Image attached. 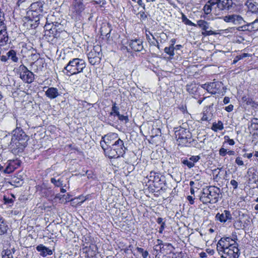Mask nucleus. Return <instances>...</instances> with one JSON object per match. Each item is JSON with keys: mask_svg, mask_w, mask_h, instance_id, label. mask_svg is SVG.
<instances>
[{"mask_svg": "<svg viewBox=\"0 0 258 258\" xmlns=\"http://www.w3.org/2000/svg\"><path fill=\"white\" fill-rule=\"evenodd\" d=\"M220 195V188L215 186H209L203 189L200 200L204 204H216L219 201Z\"/></svg>", "mask_w": 258, "mask_h": 258, "instance_id": "f257e3e1", "label": "nucleus"}, {"mask_svg": "<svg viewBox=\"0 0 258 258\" xmlns=\"http://www.w3.org/2000/svg\"><path fill=\"white\" fill-rule=\"evenodd\" d=\"M85 68L86 63L83 59L75 58L69 61L64 67L63 72L69 76L82 72Z\"/></svg>", "mask_w": 258, "mask_h": 258, "instance_id": "f03ea898", "label": "nucleus"}, {"mask_svg": "<svg viewBox=\"0 0 258 258\" xmlns=\"http://www.w3.org/2000/svg\"><path fill=\"white\" fill-rule=\"evenodd\" d=\"M13 133L11 145L23 149L27 145L28 136L20 127H17L13 131Z\"/></svg>", "mask_w": 258, "mask_h": 258, "instance_id": "7ed1b4c3", "label": "nucleus"}, {"mask_svg": "<svg viewBox=\"0 0 258 258\" xmlns=\"http://www.w3.org/2000/svg\"><path fill=\"white\" fill-rule=\"evenodd\" d=\"M126 150L127 148L125 147L123 141L120 139L110 148H108L104 153L109 158H116L122 157Z\"/></svg>", "mask_w": 258, "mask_h": 258, "instance_id": "20e7f679", "label": "nucleus"}, {"mask_svg": "<svg viewBox=\"0 0 258 258\" xmlns=\"http://www.w3.org/2000/svg\"><path fill=\"white\" fill-rule=\"evenodd\" d=\"M119 139L117 134L110 133L102 137L100 146L105 152Z\"/></svg>", "mask_w": 258, "mask_h": 258, "instance_id": "39448f33", "label": "nucleus"}, {"mask_svg": "<svg viewBox=\"0 0 258 258\" xmlns=\"http://www.w3.org/2000/svg\"><path fill=\"white\" fill-rule=\"evenodd\" d=\"M214 5V14L219 15L224 10H229L232 4V0H211Z\"/></svg>", "mask_w": 258, "mask_h": 258, "instance_id": "423d86ee", "label": "nucleus"}, {"mask_svg": "<svg viewBox=\"0 0 258 258\" xmlns=\"http://www.w3.org/2000/svg\"><path fill=\"white\" fill-rule=\"evenodd\" d=\"M20 77L25 83L30 84L34 80V75L29 71L24 64H21L19 68Z\"/></svg>", "mask_w": 258, "mask_h": 258, "instance_id": "0eeeda50", "label": "nucleus"}, {"mask_svg": "<svg viewBox=\"0 0 258 258\" xmlns=\"http://www.w3.org/2000/svg\"><path fill=\"white\" fill-rule=\"evenodd\" d=\"M85 9V6L83 4V0H73L70 8V12L72 16L77 17L80 16Z\"/></svg>", "mask_w": 258, "mask_h": 258, "instance_id": "6e6552de", "label": "nucleus"}, {"mask_svg": "<svg viewBox=\"0 0 258 258\" xmlns=\"http://www.w3.org/2000/svg\"><path fill=\"white\" fill-rule=\"evenodd\" d=\"M226 256L222 255V258H238L240 254V250L238 248V244L234 242V245L230 247L225 249L222 251Z\"/></svg>", "mask_w": 258, "mask_h": 258, "instance_id": "1a4fd4ad", "label": "nucleus"}, {"mask_svg": "<svg viewBox=\"0 0 258 258\" xmlns=\"http://www.w3.org/2000/svg\"><path fill=\"white\" fill-rule=\"evenodd\" d=\"M234 242L236 241L229 237L221 238L218 242L217 245V250H219V247H220L221 251H224L225 249L230 247L231 246L233 245Z\"/></svg>", "mask_w": 258, "mask_h": 258, "instance_id": "9d476101", "label": "nucleus"}, {"mask_svg": "<svg viewBox=\"0 0 258 258\" xmlns=\"http://www.w3.org/2000/svg\"><path fill=\"white\" fill-rule=\"evenodd\" d=\"M215 219L221 223H225L227 222H230L232 219V216L229 211L224 210L221 213H218L216 214Z\"/></svg>", "mask_w": 258, "mask_h": 258, "instance_id": "9b49d317", "label": "nucleus"}, {"mask_svg": "<svg viewBox=\"0 0 258 258\" xmlns=\"http://www.w3.org/2000/svg\"><path fill=\"white\" fill-rule=\"evenodd\" d=\"M21 163V161L18 159L10 160L6 168L2 172L4 173H11L20 166Z\"/></svg>", "mask_w": 258, "mask_h": 258, "instance_id": "f8f14e48", "label": "nucleus"}, {"mask_svg": "<svg viewBox=\"0 0 258 258\" xmlns=\"http://www.w3.org/2000/svg\"><path fill=\"white\" fill-rule=\"evenodd\" d=\"M212 109L213 104L204 107V110L202 113V117L201 118V120L202 121L209 122L212 120L213 116Z\"/></svg>", "mask_w": 258, "mask_h": 258, "instance_id": "ddd939ff", "label": "nucleus"}, {"mask_svg": "<svg viewBox=\"0 0 258 258\" xmlns=\"http://www.w3.org/2000/svg\"><path fill=\"white\" fill-rule=\"evenodd\" d=\"M223 20L227 23H231L233 24H240L243 21V18L239 15H230L223 17Z\"/></svg>", "mask_w": 258, "mask_h": 258, "instance_id": "4468645a", "label": "nucleus"}, {"mask_svg": "<svg viewBox=\"0 0 258 258\" xmlns=\"http://www.w3.org/2000/svg\"><path fill=\"white\" fill-rule=\"evenodd\" d=\"M161 177L159 173L152 171L150 173L149 179L154 183V186L155 187H160V184L163 182Z\"/></svg>", "mask_w": 258, "mask_h": 258, "instance_id": "2eb2a0df", "label": "nucleus"}, {"mask_svg": "<svg viewBox=\"0 0 258 258\" xmlns=\"http://www.w3.org/2000/svg\"><path fill=\"white\" fill-rule=\"evenodd\" d=\"M175 137L179 142L183 138H187L191 137V134L189 131L183 128H181L175 132Z\"/></svg>", "mask_w": 258, "mask_h": 258, "instance_id": "dca6fc26", "label": "nucleus"}, {"mask_svg": "<svg viewBox=\"0 0 258 258\" xmlns=\"http://www.w3.org/2000/svg\"><path fill=\"white\" fill-rule=\"evenodd\" d=\"M242 31H256L258 30V19L255 20L253 22L247 23L246 25L241 26Z\"/></svg>", "mask_w": 258, "mask_h": 258, "instance_id": "f3484780", "label": "nucleus"}, {"mask_svg": "<svg viewBox=\"0 0 258 258\" xmlns=\"http://www.w3.org/2000/svg\"><path fill=\"white\" fill-rule=\"evenodd\" d=\"M112 30L111 24L108 23H104L102 24L100 28L101 35L105 36L107 38H109Z\"/></svg>", "mask_w": 258, "mask_h": 258, "instance_id": "a211bd4d", "label": "nucleus"}, {"mask_svg": "<svg viewBox=\"0 0 258 258\" xmlns=\"http://www.w3.org/2000/svg\"><path fill=\"white\" fill-rule=\"evenodd\" d=\"M129 45L135 51H141L143 49L142 41L140 39L132 40L130 42Z\"/></svg>", "mask_w": 258, "mask_h": 258, "instance_id": "6ab92c4d", "label": "nucleus"}, {"mask_svg": "<svg viewBox=\"0 0 258 258\" xmlns=\"http://www.w3.org/2000/svg\"><path fill=\"white\" fill-rule=\"evenodd\" d=\"M36 250L39 252L41 255L43 256H46L52 254V251L49 248L44 246L42 244L38 245L36 247Z\"/></svg>", "mask_w": 258, "mask_h": 258, "instance_id": "aec40b11", "label": "nucleus"}, {"mask_svg": "<svg viewBox=\"0 0 258 258\" xmlns=\"http://www.w3.org/2000/svg\"><path fill=\"white\" fill-rule=\"evenodd\" d=\"M45 94L50 99H54L59 95L58 89L54 87L48 88Z\"/></svg>", "mask_w": 258, "mask_h": 258, "instance_id": "412c9836", "label": "nucleus"}, {"mask_svg": "<svg viewBox=\"0 0 258 258\" xmlns=\"http://www.w3.org/2000/svg\"><path fill=\"white\" fill-rule=\"evenodd\" d=\"M41 12H38L30 9L27 12V15L30 21L38 22L39 21V17L41 16Z\"/></svg>", "mask_w": 258, "mask_h": 258, "instance_id": "4be33fe9", "label": "nucleus"}, {"mask_svg": "<svg viewBox=\"0 0 258 258\" xmlns=\"http://www.w3.org/2000/svg\"><path fill=\"white\" fill-rule=\"evenodd\" d=\"M88 55L101 58L102 56L101 47L99 45L94 46L93 48L88 53Z\"/></svg>", "mask_w": 258, "mask_h": 258, "instance_id": "5701e85b", "label": "nucleus"}, {"mask_svg": "<svg viewBox=\"0 0 258 258\" xmlns=\"http://www.w3.org/2000/svg\"><path fill=\"white\" fill-rule=\"evenodd\" d=\"M221 83L220 82H210L209 83L208 92L211 94H216L219 90L220 87Z\"/></svg>", "mask_w": 258, "mask_h": 258, "instance_id": "b1692460", "label": "nucleus"}, {"mask_svg": "<svg viewBox=\"0 0 258 258\" xmlns=\"http://www.w3.org/2000/svg\"><path fill=\"white\" fill-rule=\"evenodd\" d=\"M43 2L39 1L36 3H34L32 4L30 6V9L32 10L37 11L38 12H43Z\"/></svg>", "mask_w": 258, "mask_h": 258, "instance_id": "393cba45", "label": "nucleus"}, {"mask_svg": "<svg viewBox=\"0 0 258 258\" xmlns=\"http://www.w3.org/2000/svg\"><path fill=\"white\" fill-rule=\"evenodd\" d=\"M203 11L207 15L210 14L212 11L214 14V5H213L211 2V0L208 1L207 4L205 5L203 8Z\"/></svg>", "mask_w": 258, "mask_h": 258, "instance_id": "a878e982", "label": "nucleus"}, {"mask_svg": "<svg viewBox=\"0 0 258 258\" xmlns=\"http://www.w3.org/2000/svg\"><path fill=\"white\" fill-rule=\"evenodd\" d=\"M223 129V123L221 120H218L217 122H213L211 127V130L215 132H217L218 131H222Z\"/></svg>", "mask_w": 258, "mask_h": 258, "instance_id": "bb28decb", "label": "nucleus"}, {"mask_svg": "<svg viewBox=\"0 0 258 258\" xmlns=\"http://www.w3.org/2000/svg\"><path fill=\"white\" fill-rule=\"evenodd\" d=\"M7 55L9 59H11L14 62H17L19 60V58L17 56V53L16 51L13 49H10L7 53Z\"/></svg>", "mask_w": 258, "mask_h": 258, "instance_id": "cd10ccee", "label": "nucleus"}, {"mask_svg": "<svg viewBox=\"0 0 258 258\" xmlns=\"http://www.w3.org/2000/svg\"><path fill=\"white\" fill-rule=\"evenodd\" d=\"M9 41V37L7 31H4V33L0 34V46H4Z\"/></svg>", "mask_w": 258, "mask_h": 258, "instance_id": "c85d7f7f", "label": "nucleus"}, {"mask_svg": "<svg viewBox=\"0 0 258 258\" xmlns=\"http://www.w3.org/2000/svg\"><path fill=\"white\" fill-rule=\"evenodd\" d=\"M8 229V225L0 216V235L4 234L7 232Z\"/></svg>", "mask_w": 258, "mask_h": 258, "instance_id": "c756f323", "label": "nucleus"}, {"mask_svg": "<svg viewBox=\"0 0 258 258\" xmlns=\"http://www.w3.org/2000/svg\"><path fill=\"white\" fill-rule=\"evenodd\" d=\"M45 35L48 37H56V29L55 27L53 26L49 30V31H45Z\"/></svg>", "mask_w": 258, "mask_h": 258, "instance_id": "7c9ffc66", "label": "nucleus"}, {"mask_svg": "<svg viewBox=\"0 0 258 258\" xmlns=\"http://www.w3.org/2000/svg\"><path fill=\"white\" fill-rule=\"evenodd\" d=\"M197 25L202 29L203 30L208 29L209 26L208 23L204 20H199L197 22Z\"/></svg>", "mask_w": 258, "mask_h": 258, "instance_id": "2f4dec72", "label": "nucleus"}, {"mask_svg": "<svg viewBox=\"0 0 258 258\" xmlns=\"http://www.w3.org/2000/svg\"><path fill=\"white\" fill-rule=\"evenodd\" d=\"M246 4L249 11H251L253 13H258V8L256 6L249 2H247Z\"/></svg>", "mask_w": 258, "mask_h": 258, "instance_id": "473e14b6", "label": "nucleus"}, {"mask_svg": "<svg viewBox=\"0 0 258 258\" xmlns=\"http://www.w3.org/2000/svg\"><path fill=\"white\" fill-rule=\"evenodd\" d=\"M164 52L168 54L170 57L174 55V46H169V47H166L164 48Z\"/></svg>", "mask_w": 258, "mask_h": 258, "instance_id": "72a5a7b5", "label": "nucleus"}, {"mask_svg": "<svg viewBox=\"0 0 258 258\" xmlns=\"http://www.w3.org/2000/svg\"><path fill=\"white\" fill-rule=\"evenodd\" d=\"M194 140L191 139V137H189V138H183L179 142L181 144H182L183 145H185V146H189L192 142H194Z\"/></svg>", "mask_w": 258, "mask_h": 258, "instance_id": "f704fd0d", "label": "nucleus"}, {"mask_svg": "<svg viewBox=\"0 0 258 258\" xmlns=\"http://www.w3.org/2000/svg\"><path fill=\"white\" fill-rule=\"evenodd\" d=\"M88 58L89 62L92 65H95L97 63H99L100 62L101 58H99V57H94L93 56H90L89 55H88Z\"/></svg>", "mask_w": 258, "mask_h": 258, "instance_id": "c9c22d12", "label": "nucleus"}, {"mask_svg": "<svg viewBox=\"0 0 258 258\" xmlns=\"http://www.w3.org/2000/svg\"><path fill=\"white\" fill-rule=\"evenodd\" d=\"M116 104L114 103L112 107V111L110 112V115H118L120 113L119 112V108L117 106Z\"/></svg>", "mask_w": 258, "mask_h": 258, "instance_id": "e433bc0d", "label": "nucleus"}, {"mask_svg": "<svg viewBox=\"0 0 258 258\" xmlns=\"http://www.w3.org/2000/svg\"><path fill=\"white\" fill-rule=\"evenodd\" d=\"M137 250L142 254L143 258H147L148 256L149 255V252L148 251L144 250L143 248L139 247H137Z\"/></svg>", "mask_w": 258, "mask_h": 258, "instance_id": "4c0bfd02", "label": "nucleus"}, {"mask_svg": "<svg viewBox=\"0 0 258 258\" xmlns=\"http://www.w3.org/2000/svg\"><path fill=\"white\" fill-rule=\"evenodd\" d=\"M182 164L186 165L189 168H191L195 166V164L190 159H184L182 161Z\"/></svg>", "mask_w": 258, "mask_h": 258, "instance_id": "58836bf2", "label": "nucleus"}, {"mask_svg": "<svg viewBox=\"0 0 258 258\" xmlns=\"http://www.w3.org/2000/svg\"><path fill=\"white\" fill-rule=\"evenodd\" d=\"M2 258H14L10 250H6L3 251Z\"/></svg>", "mask_w": 258, "mask_h": 258, "instance_id": "ea45409f", "label": "nucleus"}, {"mask_svg": "<svg viewBox=\"0 0 258 258\" xmlns=\"http://www.w3.org/2000/svg\"><path fill=\"white\" fill-rule=\"evenodd\" d=\"M51 182L57 187L61 186L62 185V181L60 179L56 180L54 178H51Z\"/></svg>", "mask_w": 258, "mask_h": 258, "instance_id": "a19ab883", "label": "nucleus"}, {"mask_svg": "<svg viewBox=\"0 0 258 258\" xmlns=\"http://www.w3.org/2000/svg\"><path fill=\"white\" fill-rule=\"evenodd\" d=\"M217 34V33L212 30H208V29L206 30H204V31L202 32V35L204 36H210L212 35H216Z\"/></svg>", "mask_w": 258, "mask_h": 258, "instance_id": "79ce46f5", "label": "nucleus"}, {"mask_svg": "<svg viewBox=\"0 0 258 258\" xmlns=\"http://www.w3.org/2000/svg\"><path fill=\"white\" fill-rule=\"evenodd\" d=\"M183 21L186 25L191 26H196V25L192 22L190 20L186 18L184 16H183Z\"/></svg>", "mask_w": 258, "mask_h": 258, "instance_id": "37998d69", "label": "nucleus"}, {"mask_svg": "<svg viewBox=\"0 0 258 258\" xmlns=\"http://www.w3.org/2000/svg\"><path fill=\"white\" fill-rule=\"evenodd\" d=\"M117 116L120 121H124L125 123L128 121V118L127 116H125L119 114Z\"/></svg>", "mask_w": 258, "mask_h": 258, "instance_id": "c03bdc74", "label": "nucleus"}, {"mask_svg": "<svg viewBox=\"0 0 258 258\" xmlns=\"http://www.w3.org/2000/svg\"><path fill=\"white\" fill-rule=\"evenodd\" d=\"M201 159V157L200 156H191L190 158H189V159L190 160H191L194 164L196 162H197L198 161H199V160Z\"/></svg>", "mask_w": 258, "mask_h": 258, "instance_id": "a18cd8bd", "label": "nucleus"}, {"mask_svg": "<svg viewBox=\"0 0 258 258\" xmlns=\"http://www.w3.org/2000/svg\"><path fill=\"white\" fill-rule=\"evenodd\" d=\"M235 163L239 166H241L244 164L241 158L239 157H238L236 158Z\"/></svg>", "mask_w": 258, "mask_h": 258, "instance_id": "49530a36", "label": "nucleus"}, {"mask_svg": "<svg viewBox=\"0 0 258 258\" xmlns=\"http://www.w3.org/2000/svg\"><path fill=\"white\" fill-rule=\"evenodd\" d=\"M157 244L156 245V246L157 247V246L159 245L160 250L161 251L164 250L165 249L164 246H163L162 247L161 246L162 245H163V241L160 239H157Z\"/></svg>", "mask_w": 258, "mask_h": 258, "instance_id": "de8ad7c7", "label": "nucleus"}, {"mask_svg": "<svg viewBox=\"0 0 258 258\" xmlns=\"http://www.w3.org/2000/svg\"><path fill=\"white\" fill-rule=\"evenodd\" d=\"M227 150L223 148H221L219 150V155L221 156H225L227 154Z\"/></svg>", "mask_w": 258, "mask_h": 258, "instance_id": "09e8293b", "label": "nucleus"}, {"mask_svg": "<svg viewBox=\"0 0 258 258\" xmlns=\"http://www.w3.org/2000/svg\"><path fill=\"white\" fill-rule=\"evenodd\" d=\"M138 15H140L141 20H145L147 18V15L145 14L144 12L141 11L139 13Z\"/></svg>", "mask_w": 258, "mask_h": 258, "instance_id": "8fccbe9b", "label": "nucleus"}, {"mask_svg": "<svg viewBox=\"0 0 258 258\" xmlns=\"http://www.w3.org/2000/svg\"><path fill=\"white\" fill-rule=\"evenodd\" d=\"M230 184L233 186L234 189H236L238 187V182L234 179L230 181Z\"/></svg>", "mask_w": 258, "mask_h": 258, "instance_id": "3c124183", "label": "nucleus"}, {"mask_svg": "<svg viewBox=\"0 0 258 258\" xmlns=\"http://www.w3.org/2000/svg\"><path fill=\"white\" fill-rule=\"evenodd\" d=\"M4 31H7L6 26L5 24H0V34L4 33Z\"/></svg>", "mask_w": 258, "mask_h": 258, "instance_id": "603ef678", "label": "nucleus"}, {"mask_svg": "<svg viewBox=\"0 0 258 258\" xmlns=\"http://www.w3.org/2000/svg\"><path fill=\"white\" fill-rule=\"evenodd\" d=\"M5 16L4 14L0 11V24H5Z\"/></svg>", "mask_w": 258, "mask_h": 258, "instance_id": "864d4df0", "label": "nucleus"}, {"mask_svg": "<svg viewBox=\"0 0 258 258\" xmlns=\"http://www.w3.org/2000/svg\"><path fill=\"white\" fill-rule=\"evenodd\" d=\"M233 105H232L231 104H230L225 107V110L227 112H231L233 110Z\"/></svg>", "mask_w": 258, "mask_h": 258, "instance_id": "5fc2aeb1", "label": "nucleus"}, {"mask_svg": "<svg viewBox=\"0 0 258 258\" xmlns=\"http://www.w3.org/2000/svg\"><path fill=\"white\" fill-rule=\"evenodd\" d=\"M156 221L158 224L165 225V222L163 221V219L162 218L160 217L157 218Z\"/></svg>", "mask_w": 258, "mask_h": 258, "instance_id": "6e6d98bb", "label": "nucleus"}, {"mask_svg": "<svg viewBox=\"0 0 258 258\" xmlns=\"http://www.w3.org/2000/svg\"><path fill=\"white\" fill-rule=\"evenodd\" d=\"M0 57H1V60L3 62H6L9 59L7 55H2L1 56H0Z\"/></svg>", "mask_w": 258, "mask_h": 258, "instance_id": "4d7b16f0", "label": "nucleus"}, {"mask_svg": "<svg viewBox=\"0 0 258 258\" xmlns=\"http://www.w3.org/2000/svg\"><path fill=\"white\" fill-rule=\"evenodd\" d=\"M188 201L189 202V203L190 204H194V199L192 197L190 196H188L187 198Z\"/></svg>", "mask_w": 258, "mask_h": 258, "instance_id": "13d9d810", "label": "nucleus"}, {"mask_svg": "<svg viewBox=\"0 0 258 258\" xmlns=\"http://www.w3.org/2000/svg\"><path fill=\"white\" fill-rule=\"evenodd\" d=\"M248 55V53H243L242 55L237 56V57H238V59H241L247 56Z\"/></svg>", "mask_w": 258, "mask_h": 258, "instance_id": "bf43d9fd", "label": "nucleus"}, {"mask_svg": "<svg viewBox=\"0 0 258 258\" xmlns=\"http://www.w3.org/2000/svg\"><path fill=\"white\" fill-rule=\"evenodd\" d=\"M227 143L231 146H233L235 144V142L233 139H227Z\"/></svg>", "mask_w": 258, "mask_h": 258, "instance_id": "052dcab7", "label": "nucleus"}, {"mask_svg": "<svg viewBox=\"0 0 258 258\" xmlns=\"http://www.w3.org/2000/svg\"><path fill=\"white\" fill-rule=\"evenodd\" d=\"M137 3L139 5L142 6L144 9H145V5L143 3L142 0H138Z\"/></svg>", "mask_w": 258, "mask_h": 258, "instance_id": "680f3d73", "label": "nucleus"}, {"mask_svg": "<svg viewBox=\"0 0 258 258\" xmlns=\"http://www.w3.org/2000/svg\"><path fill=\"white\" fill-rule=\"evenodd\" d=\"M201 87L203 89H206L208 92L209 83L203 84L201 85Z\"/></svg>", "mask_w": 258, "mask_h": 258, "instance_id": "e2e57ef3", "label": "nucleus"}, {"mask_svg": "<svg viewBox=\"0 0 258 258\" xmlns=\"http://www.w3.org/2000/svg\"><path fill=\"white\" fill-rule=\"evenodd\" d=\"M50 26V24L46 23V24H45V25L44 26L45 31H49V30L51 28V27Z\"/></svg>", "mask_w": 258, "mask_h": 258, "instance_id": "0e129e2a", "label": "nucleus"}, {"mask_svg": "<svg viewBox=\"0 0 258 258\" xmlns=\"http://www.w3.org/2000/svg\"><path fill=\"white\" fill-rule=\"evenodd\" d=\"M165 227V225H161V226L159 230V232L161 234L162 233Z\"/></svg>", "mask_w": 258, "mask_h": 258, "instance_id": "69168bd1", "label": "nucleus"}, {"mask_svg": "<svg viewBox=\"0 0 258 258\" xmlns=\"http://www.w3.org/2000/svg\"><path fill=\"white\" fill-rule=\"evenodd\" d=\"M230 101V99L228 97H225L223 99V102L224 104H228Z\"/></svg>", "mask_w": 258, "mask_h": 258, "instance_id": "338daca9", "label": "nucleus"}, {"mask_svg": "<svg viewBox=\"0 0 258 258\" xmlns=\"http://www.w3.org/2000/svg\"><path fill=\"white\" fill-rule=\"evenodd\" d=\"M4 200L6 203H12L14 202V201L12 199H7L5 197L4 198Z\"/></svg>", "mask_w": 258, "mask_h": 258, "instance_id": "774afa93", "label": "nucleus"}]
</instances>
